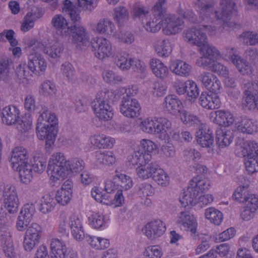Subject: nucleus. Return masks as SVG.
<instances>
[{"instance_id": "1", "label": "nucleus", "mask_w": 258, "mask_h": 258, "mask_svg": "<svg viewBox=\"0 0 258 258\" xmlns=\"http://www.w3.org/2000/svg\"><path fill=\"white\" fill-rule=\"evenodd\" d=\"M167 0H157L151 12L153 17L152 21L147 22L144 26L149 32H157L162 28L164 32H178L184 27L182 19L175 15H168L161 21L166 11Z\"/></svg>"}, {"instance_id": "2", "label": "nucleus", "mask_w": 258, "mask_h": 258, "mask_svg": "<svg viewBox=\"0 0 258 258\" xmlns=\"http://www.w3.org/2000/svg\"><path fill=\"white\" fill-rule=\"evenodd\" d=\"M84 161L78 158L66 159L63 153H53L49 158L48 163V173L50 179L53 182H59L71 177L84 168Z\"/></svg>"}, {"instance_id": "3", "label": "nucleus", "mask_w": 258, "mask_h": 258, "mask_svg": "<svg viewBox=\"0 0 258 258\" xmlns=\"http://www.w3.org/2000/svg\"><path fill=\"white\" fill-rule=\"evenodd\" d=\"M235 3L232 0H221L220 11H215L212 4L202 5L198 10L200 18L203 21H210L212 17L223 23L224 27H229L230 31H239L241 25L232 21L235 12Z\"/></svg>"}, {"instance_id": "4", "label": "nucleus", "mask_w": 258, "mask_h": 258, "mask_svg": "<svg viewBox=\"0 0 258 258\" xmlns=\"http://www.w3.org/2000/svg\"><path fill=\"white\" fill-rule=\"evenodd\" d=\"M183 38L188 43L196 45L202 56L197 60V64L204 68H209L214 60L221 57L220 51L207 41L206 33H184Z\"/></svg>"}, {"instance_id": "5", "label": "nucleus", "mask_w": 258, "mask_h": 258, "mask_svg": "<svg viewBox=\"0 0 258 258\" xmlns=\"http://www.w3.org/2000/svg\"><path fill=\"white\" fill-rule=\"evenodd\" d=\"M57 122L55 114L47 110H43L38 117L37 137L40 140H45L47 147L52 146L55 141L57 133L55 127Z\"/></svg>"}, {"instance_id": "6", "label": "nucleus", "mask_w": 258, "mask_h": 258, "mask_svg": "<svg viewBox=\"0 0 258 258\" xmlns=\"http://www.w3.org/2000/svg\"><path fill=\"white\" fill-rule=\"evenodd\" d=\"M140 130L144 133L156 135L160 140H168V130L171 122L166 118L148 116L141 119L139 124Z\"/></svg>"}, {"instance_id": "7", "label": "nucleus", "mask_w": 258, "mask_h": 258, "mask_svg": "<svg viewBox=\"0 0 258 258\" xmlns=\"http://www.w3.org/2000/svg\"><path fill=\"white\" fill-rule=\"evenodd\" d=\"M68 226L73 237L78 241H82L86 237L83 225V217L77 213H72L67 220L65 214H60L58 220V230L61 233L66 232Z\"/></svg>"}, {"instance_id": "8", "label": "nucleus", "mask_w": 258, "mask_h": 258, "mask_svg": "<svg viewBox=\"0 0 258 258\" xmlns=\"http://www.w3.org/2000/svg\"><path fill=\"white\" fill-rule=\"evenodd\" d=\"M109 92H99L93 102V110L96 116L100 120L108 121L113 117V107L108 101Z\"/></svg>"}, {"instance_id": "9", "label": "nucleus", "mask_w": 258, "mask_h": 258, "mask_svg": "<svg viewBox=\"0 0 258 258\" xmlns=\"http://www.w3.org/2000/svg\"><path fill=\"white\" fill-rule=\"evenodd\" d=\"M242 155L244 157L246 171L249 174L258 172V143L246 141L243 145Z\"/></svg>"}, {"instance_id": "10", "label": "nucleus", "mask_w": 258, "mask_h": 258, "mask_svg": "<svg viewBox=\"0 0 258 258\" xmlns=\"http://www.w3.org/2000/svg\"><path fill=\"white\" fill-rule=\"evenodd\" d=\"M42 232V226L37 223H32L26 229L23 241L25 251L31 252L39 244Z\"/></svg>"}, {"instance_id": "11", "label": "nucleus", "mask_w": 258, "mask_h": 258, "mask_svg": "<svg viewBox=\"0 0 258 258\" xmlns=\"http://www.w3.org/2000/svg\"><path fill=\"white\" fill-rule=\"evenodd\" d=\"M128 161L134 166H137L136 173L138 177L143 180L153 177L158 165L149 163L150 160H144L138 157H128Z\"/></svg>"}, {"instance_id": "12", "label": "nucleus", "mask_w": 258, "mask_h": 258, "mask_svg": "<svg viewBox=\"0 0 258 258\" xmlns=\"http://www.w3.org/2000/svg\"><path fill=\"white\" fill-rule=\"evenodd\" d=\"M222 55L224 59L229 60L232 62L241 75H248L252 73L251 66L238 55L234 47H226L223 51Z\"/></svg>"}, {"instance_id": "13", "label": "nucleus", "mask_w": 258, "mask_h": 258, "mask_svg": "<svg viewBox=\"0 0 258 258\" xmlns=\"http://www.w3.org/2000/svg\"><path fill=\"white\" fill-rule=\"evenodd\" d=\"M30 46L36 51L41 50L49 58L53 59H57L60 57L63 51L62 45L55 41H44L43 43L37 41L31 42Z\"/></svg>"}, {"instance_id": "14", "label": "nucleus", "mask_w": 258, "mask_h": 258, "mask_svg": "<svg viewBox=\"0 0 258 258\" xmlns=\"http://www.w3.org/2000/svg\"><path fill=\"white\" fill-rule=\"evenodd\" d=\"M91 45L94 55L100 60H105L113 54L111 43L103 37L93 38L91 41Z\"/></svg>"}, {"instance_id": "15", "label": "nucleus", "mask_w": 258, "mask_h": 258, "mask_svg": "<svg viewBox=\"0 0 258 258\" xmlns=\"http://www.w3.org/2000/svg\"><path fill=\"white\" fill-rule=\"evenodd\" d=\"M173 87L179 95H186L190 100L195 101L199 96L200 88L192 80L183 81L176 80L173 83Z\"/></svg>"}, {"instance_id": "16", "label": "nucleus", "mask_w": 258, "mask_h": 258, "mask_svg": "<svg viewBox=\"0 0 258 258\" xmlns=\"http://www.w3.org/2000/svg\"><path fill=\"white\" fill-rule=\"evenodd\" d=\"M88 225L97 231H103L109 226L111 220L108 214L102 211L90 210L87 213Z\"/></svg>"}, {"instance_id": "17", "label": "nucleus", "mask_w": 258, "mask_h": 258, "mask_svg": "<svg viewBox=\"0 0 258 258\" xmlns=\"http://www.w3.org/2000/svg\"><path fill=\"white\" fill-rule=\"evenodd\" d=\"M175 222L181 229L189 232L192 237H196L198 235L197 218L189 212L185 211L179 212L175 218Z\"/></svg>"}, {"instance_id": "18", "label": "nucleus", "mask_w": 258, "mask_h": 258, "mask_svg": "<svg viewBox=\"0 0 258 258\" xmlns=\"http://www.w3.org/2000/svg\"><path fill=\"white\" fill-rule=\"evenodd\" d=\"M138 149L135 150L133 154L128 157H138L146 160H151L152 156L158 151V145L149 139H142L138 144Z\"/></svg>"}, {"instance_id": "19", "label": "nucleus", "mask_w": 258, "mask_h": 258, "mask_svg": "<svg viewBox=\"0 0 258 258\" xmlns=\"http://www.w3.org/2000/svg\"><path fill=\"white\" fill-rule=\"evenodd\" d=\"M3 206L10 214H15L18 212L20 201L15 186L8 184L4 187Z\"/></svg>"}, {"instance_id": "20", "label": "nucleus", "mask_w": 258, "mask_h": 258, "mask_svg": "<svg viewBox=\"0 0 258 258\" xmlns=\"http://www.w3.org/2000/svg\"><path fill=\"white\" fill-rule=\"evenodd\" d=\"M142 107L139 101L135 98L123 97L119 105L120 113L127 118H135L141 113Z\"/></svg>"}, {"instance_id": "21", "label": "nucleus", "mask_w": 258, "mask_h": 258, "mask_svg": "<svg viewBox=\"0 0 258 258\" xmlns=\"http://www.w3.org/2000/svg\"><path fill=\"white\" fill-rule=\"evenodd\" d=\"M166 230L165 224L161 220L157 219L146 223L142 231L148 239L154 240L162 236Z\"/></svg>"}, {"instance_id": "22", "label": "nucleus", "mask_w": 258, "mask_h": 258, "mask_svg": "<svg viewBox=\"0 0 258 258\" xmlns=\"http://www.w3.org/2000/svg\"><path fill=\"white\" fill-rule=\"evenodd\" d=\"M0 235L2 241V250L4 256L6 258H17V251L10 228H3L2 233Z\"/></svg>"}, {"instance_id": "23", "label": "nucleus", "mask_w": 258, "mask_h": 258, "mask_svg": "<svg viewBox=\"0 0 258 258\" xmlns=\"http://www.w3.org/2000/svg\"><path fill=\"white\" fill-rule=\"evenodd\" d=\"M204 124L200 126L196 133V140L199 146L208 149V152H213L214 147V135L212 131L205 128Z\"/></svg>"}, {"instance_id": "24", "label": "nucleus", "mask_w": 258, "mask_h": 258, "mask_svg": "<svg viewBox=\"0 0 258 258\" xmlns=\"http://www.w3.org/2000/svg\"><path fill=\"white\" fill-rule=\"evenodd\" d=\"M89 143L98 149H111L114 146L116 140L104 134L96 133L90 136Z\"/></svg>"}, {"instance_id": "25", "label": "nucleus", "mask_w": 258, "mask_h": 258, "mask_svg": "<svg viewBox=\"0 0 258 258\" xmlns=\"http://www.w3.org/2000/svg\"><path fill=\"white\" fill-rule=\"evenodd\" d=\"M219 92H202L199 99V104L202 107L208 110L216 109L220 107L221 100Z\"/></svg>"}, {"instance_id": "26", "label": "nucleus", "mask_w": 258, "mask_h": 258, "mask_svg": "<svg viewBox=\"0 0 258 258\" xmlns=\"http://www.w3.org/2000/svg\"><path fill=\"white\" fill-rule=\"evenodd\" d=\"M28 67L34 74L41 75L44 74L47 68V62L40 54H30L28 58Z\"/></svg>"}, {"instance_id": "27", "label": "nucleus", "mask_w": 258, "mask_h": 258, "mask_svg": "<svg viewBox=\"0 0 258 258\" xmlns=\"http://www.w3.org/2000/svg\"><path fill=\"white\" fill-rule=\"evenodd\" d=\"M210 120L219 125L229 126L234 122V117L231 112L225 110L211 112L209 115Z\"/></svg>"}, {"instance_id": "28", "label": "nucleus", "mask_w": 258, "mask_h": 258, "mask_svg": "<svg viewBox=\"0 0 258 258\" xmlns=\"http://www.w3.org/2000/svg\"><path fill=\"white\" fill-rule=\"evenodd\" d=\"M199 79L203 86L209 91L220 92L222 88L221 82L213 73L204 72L200 75Z\"/></svg>"}, {"instance_id": "29", "label": "nucleus", "mask_w": 258, "mask_h": 258, "mask_svg": "<svg viewBox=\"0 0 258 258\" xmlns=\"http://www.w3.org/2000/svg\"><path fill=\"white\" fill-rule=\"evenodd\" d=\"M9 161L13 169H17L19 166L28 162L27 150L22 146L13 148L11 152Z\"/></svg>"}, {"instance_id": "30", "label": "nucleus", "mask_w": 258, "mask_h": 258, "mask_svg": "<svg viewBox=\"0 0 258 258\" xmlns=\"http://www.w3.org/2000/svg\"><path fill=\"white\" fill-rule=\"evenodd\" d=\"M72 197L73 183L71 181L67 180L57 190L55 198L59 205L65 206L70 203Z\"/></svg>"}, {"instance_id": "31", "label": "nucleus", "mask_w": 258, "mask_h": 258, "mask_svg": "<svg viewBox=\"0 0 258 258\" xmlns=\"http://www.w3.org/2000/svg\"><path fill=\"white\" fill-rule=\"evenodd\" d=\"M169 69L173 74L177 76L187 78L190 75L192 67L185 61L175 59L170 61Z\"/></svg>"}, {"instance_id": "32", "label": "nucleus", "mask_w": 258, "mask_h": 258, "mask_svg": "<svg viewBox=\"0 0 258 258\" xmlns=\"http://www.w3.org/2000/svg\"><path fill=\"white\" fill-rule=\"evenodd\" d=\"M52 258H72L67 254V247L65 242L57 238H52L49 241Z\"/></svg>"}, {"instance_id": "33", "label": "nucleus", "mask_w": 258, "mask_h": 258, "mask_svg": "<svg viewBox=\"0 0 258 258\" xmlns=\"http://www.w3.org/2000/svg\"><path fill=\"white\" fill-rule=\"evenodd\" d=\"M20 111L14 105L5 107L2 111V120L4 124L12 125L17 123L20 119Z\"/></svg>"}, {"instance_id": "34", "label": "nucleus", "mask_w": 258, "mask_h": 258, "mask_svg": "<svg viewBox=\"0 0 258 258\" xmlns=\"http://www.w3.org/2000/svg\"><path fill=\"white\" fill-rule=\"evenodd\" d=\"M51 23L58 30H63L67 28L71 32H85L86 31V29L83 26L76 22L74 23L73 26H68L67 20L60 15L55 16L52 19Z\"/></svg>"}, {"instance_id": "35", "label": "nucleus", "mask_w": 258, "mask_h": 258, "mask_svg": "<svg viewBox=\"0 0 258 258\" xmlns=\"http://www.w3.org/2000/svg\"><path fill=\"white\" fill-rule=\"evenodd\" d=\"M149 64L152 73L157 78L163 80L168 76L169 72L167 66L159 58H151Z\"/></svg>"}, {"instance_id": "36", "label": "nucleus", "mask_w": 258, "mask_h": 258, "mask_svg": "<svg viewBox=\"0 0 258 258\" xmlns=\"http://www.w3.org/2000/svg\"><path fill=\"white\" fill-rule=\"evenodd\" d=\"M235 125L237 130L242 133L254 135L258 133V122L246 117L241 118Z\"/></svg>"}, {"instance_id": "37", "label": "nucleus", "mask_w": 258, "mask_h": 258, "mask_svg": "<svg viewBox=\"0 0 258 258\" xmlns=\"http://www.w3.org/2000/svg\"><path fill=\"white\" fill-rule=\"evenodd\" d=\"M99 203L114 208L121 206L124 203V198L122 190H118L114 196L112 193H104Z\"/></svg>"}, {"instance_id": "38", "label": "nucleus", "mask_w": 258, "mask_h": 258, "mask_svg": "<svg viewBox=\"0 0 258 258\" xmlns=\"http://www.w3.org/2000/svg\"><path fill=\"white\" fill-rule=\"evenodd\" d=\"M85 238L91 247L97 250L106 249L110 245V239L106 237L86 234Z\"/></svg>"}, {"instance_id": "39", "label": "nucleus", "mask_w": 258, "mask_h": 258, "mask_svg": "<svg viewBox=\"0 0 258 258\" xmlns=\"http://www.w3.org/2000/svg\"><path fill=\"white\" fill-rule=\"evenodd\" d=\"M164 107L171 114H175L183 108L182 102L175 95H168L164 98Z\"/></svg>"}, {"instance_id": "40", "label": "nucleus", "mask_w": 258, "mask_h": 258, "mask_svg": "<svg viewBox=\"0 0 258 258\" xmlns=\"http://www.w3.org/2000/svg\"><path fill=\"white\" fill-rule=\"evenodd\" d=\"M154 47L156 54L162 58L168 57L172 51V46L168 39L158 40L155 42Z\"/></svg>"}, {"instance_id": "41", "label": "nucleus", "mask_w": 258, "mask_h": 258, "mask_svg": "<svg viewBox=\"0 0 258 258\" xmlns=\"http://www.w3.org/2000/svg\"><path fill=\"white\" fill-rule=\"evenodd\" d=\"M196 189L190 185L187 188L182 192L179 197V201L182 207L186 208L192 207L197 204Z\"/></svg>"}, {"instance_id": "42", "label": "nucleus", "mask_w": 258, "mask_h": 258, "mask_svg": "<svg viewBox=\"0 0 258 258\" xmlns=\"http://www.w3.org/2000/svg\"><path fill=\"white\" fill-rule=\"evenodd\" d=\"M116 162V157L112 151L99 152L96 154V164L101 166L104 165L111 166Z\"/></svg>"}, {"instance_id": "43", "label": "nucleus", "mask_w": 258, "mask_h": 258, "mask_svg": "<svg viewBox=\"0 0 258 258\" xmlns=\"http://www.w3.org/2000/svg\"><path fill=\"white\" fill-rule=\"evenodd\" d=\"M233 139L232 132L227 129L218 130L216 132V142L220 148L229 146Z\"/></svg>"}, {"instance_id": "44", "label": "nucleus", "mask_w": 258, "mask_h": 258, "mask_svg": "<svg viewBox=\"0 0 258 258\" xmlns=\"http://www.w3.org/2000/svg\"><path fill=\"white\" fill-rule=\"evenodd\" d=\"M204 215L209 223L216 226H220L223 221L224 216L222 212L213 207L207 208Z\"/></svg>"}, {"instance_id": "45", "label": "nucleus", "mask_w": 258, "mask_h": 258, "mask_svg": "<svg viewBox=\"0 0 258 258\" xmlns=\"http://www.w3.org/2000/svg\"><path fill=\"white\" fill-rule=\"evenodd\" d=\"M46 163V155L42 152H36L33 157L31 168L34 172L41 173L45 170Z\"/></svg>"}, {"instance_id": "46", "label": "nucleus", "mask_w": 258, "mask_h": 258, "mask_svg": "<svg viewBox=\"0 0 258 258\" xmlns=\"http://www.w3.org/2000/svg\"><path fill=\"white\" fill-rule=\"evenodd\" d=\"M39 92L42 95L49 98L55 96L57 89L56 84L50 80L43 81L40 85Z\"/></svg>"}, {"instance_id": "47", "label": "nucleus", "mask_w": 258, "mask_h": 258, "mask_svg": "<svg viewBox=\"0 0 258 258\" xmlns=\"http://www.w3.org/2000/svg\"><path fill=\"white\" fill-rule=\"evenodd\" d=\"M189 185L196 189V192H203L211 188V182L206 178L198 176L192 179Z\"/></svg>"}, {"instance_id": "48", "label": "nucleus", "mask_w": 258, "mask_h": 258, "mask_svg": "<svg viewBox=\"0 0 258 258\" xmlns=\"http://www.w3.org/2000/svg\"><path fill=\"white\" fill-rule=\"evenodd\" d=\"M179 114L181 121L187 126L199 125L200 126L203 124L198 116L183 109V108L179 112Z\"/></svg>"}, {"instance_id": "49", "label": "nucleus", "mask_w": 258, "mask_h": 258, "mask_svg": "<svg viewBox=\"0 0 258 258\" xmlns=\"http://www.w3.org/2000/svg\"><path fill=\"white\" fill-rule=\"evenodd\" d=\"M19 173L21 181L24 183H29L33 178L32 168L29 162L24 164L18 167L17 169H14Z\"/></svg>"}, {"instance_id": "50", "label": "nucleus", "mask_w": 258, "mask_h": 258, "mask_svg": "<svg viewBox=\"0 0 258 258\" xmlns=\"http://www.w3.org/2000/svg\"><path fill=\"white\" fill-rule=\"evenodd\" d=\"M113 180L117 182L118 185L124 190L130 189L134 185L133 179L131 176L117 170L115 171Z\"/></svg>"}, {"instance_id": "51", "label": "nucleus", "mask_w": 258, "mask_h": 258, "mask_svg": "<svg viewBox=\"0 0 258 258\" xmlns=\"http://www.w3.org/2000/svg\"><path fill=\"white\" fill-rule=\"evenodd\" d=\"M55 203L53 196L45 195L41 199L39 211L43 214H47L53 210Z\"/></svg>"}, {"instance_id": "52", "label": "nucleus", "mask_w": 258, "mask_h": 258, "mask_svg": "<svg viewBox=\"0 0 258 258\" xmlns=\"http://www.w3.org/2000/svg\"><path fill=\"white\" fill-rule=\"evenodd\" d=\"M159 186H168L170 182V177L164 170L158 166L152 179Z\"/></svg>"}, {"instance_id": "53", "label": "nucleus", "mask_w": 258, "mask_h": 258, "mask_svg": "<svg viewBox=\"0 0 258 258\" xmlns=\"http://www.w3.org/2000/svg\"><path fill=\"white\" fill-rule=\"evenodd\" d=\"M16 127L18 132L22 134L28 133L32 127V118L29 114H26L25 116H22L21 119H19L17 122Z\"/></svg>"}, {"instance_id": "54", "label": "nucleus", "mask_w": 258, "mask_h": 258, "mask_svg": "<svg viewBox=\"0 0 258 258\" xmlns=\"http://www.w3.org/2000/svg\"><path fill=\"white\" fill-rule=\"evenodd\" d=\"M114 61L120 70L126 71L132 67L133 58L125 54H118L114 57Z\"/></svg>"}, {"instance_id": "55", "label": "nucleus", "mask_w": 258, "mask_h": 258, "mask_svg": "<svg viewBox=\"0 0 258 258\" xmlns=\"http://www.w3.org/2000/svg\"><path fill=\"white\" fill-rule=\"evenodd\" d=\"M63 11L68 14L74 23L77 22L80 20L79 11L80 10L69 0H65L63 1Z\"/></svg>"}, {"instance_id": "56", "label": "nucleus", "mask_w": 258, "mask_h": 258, "mask_svg": "<svg viewBox=\"0 0 258 258\" xmlns=\"http://www.w3.org/2000/svg\"><path fill=\"white\" fill-rule=\"evenodd\" d=\"M257 94L253 95L250 91H245L242 101V106L245 109L254 110L256 109Z\"/></svg>"}, {"instance_id": "57", "label": "nucleus", "mask_w": 258, "mask_h": 258, "mask_svg": "<svg viewBox=\"0 0 258 258\" xmlns=\"http://www.w3.org/2000/svg\"><path fill=\"white\" fill-rule=\"evenodd\" d=\"M12 60L8 58L0 59V82H6L10 79Z\"/></svg>"}, {"instance_id": "58", "label": "nucleus", "mask_w": 258, "mask_h": 258, "mask_svg": "<svg viewBox=\"0 0 258 258\" xmlns=\"http://www.w3.org/2000/svg\"><path fill=\"white\" fill-rule=\"evenodd\" d=\"M72 42L77 48L81 49H86L89 44L87 33H73Z\"/></svg>"}, {"instance_id": "59", "label": "nucleus", "mask_w": 258, "mask_h": 258, "mask_svg": "<svg viewBox=\"0 0 258 258\" xmlns=\"http://www.w3.org/2000/svg\"><path fill=\"white\" fill-rule=\"evenodd\" d=\"M113 17L118 25L121 26L128 20L129 13L125 7H118L114 10Z\"/></svg>"}, {"instance_id": "60", "label": "nucleus", "mask_w": 258, "mask_h": 258, "mask_svg": "<svg viewBox=\"0 0 258 258\" xmlns=\"http://www.w3.org/2000/svg\"><path fill=\"white\" fill-rule=\"evenodd\" d=\"M251 192L249 190L248 185H240L235 189L233 198L235 201L243 204Z\"/></svg>"}, {"instance_id": "61", "label": "nucleus", "mask_w": 258, "mask_h": 258, "mask_svg": "<svg viewBox=\"0 0 258 258\" xmlns=\"http://www.w3.org/2000/svg\"><path fill=\"white\" fill-rule=\"evenodd\" d=\"M37 18L36 13L28 12L23 20L21 30L23 32L29 31L34 27V22Z\"/></svg>"}, {"instance_id": "62", "label": "nucleus", "mask_w": 258, "mask_h": 258, "mask_svg": "<svg viewBox=\"0 0 258 258\" xmlns=\"http://www.w3.org/2000/svg\"><path fill=\"white\" fill-rule=\"evenodd\" d=\"M143 255L146 258H161L163 255L162 249L158 245L148 246L144 250Z\"/></svg>"}, {"instance_id": "63", "label": "nucleus", "mask_w": 258, "mask_h": 258, "mask_svg": "<svg viewBox=\"0 0 258 258\" xmlns=\"http://www.w3.org/2000/svg\"><path fill=\"white\" fill-rule=\"evenodd\" d=\"M207 69H211L212 72L217 74L220 77H227L229 74V69L217 60H214Z\"/></svg>"}, {"instance_id": "64", "label": "nucleus", "mask_w": 258, "mask_h": 258, "mask_svg": "<svg viewBox=\"0 0 258 258\" xmlns=\"http://www.w3.org/2000/svg\"><path fill=\"white\" fill-rule=\"evenodd\" d=\"M96 29L98 32H113L115 30V26L109 20L104 19L98 23Z\"/></svg>"}]
</instances>
